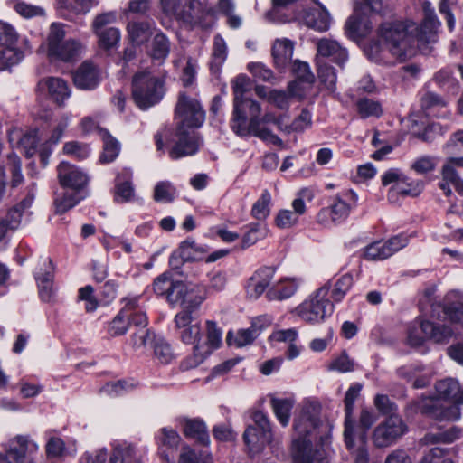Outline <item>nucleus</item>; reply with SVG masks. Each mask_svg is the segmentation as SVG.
I'll return each mask as SVG.
<instances>
[{"label": "nucleus", "instance_id": "obj_63", "mask_svg": "<svg viewBox=\"0 0 463 463\" xmlns=\"http://www.w3.org/2000/svg\"><path fill=\"white\" fill-rule=\"evenodd\" d=\"M117 21V13L115 11H109L106 13L99 14L95 16L91 28L93 33L100 32L102 30H106L107 25L112 24Z\"/></svg>", "mask_w": 463, "mask_h": 463}, {"label": "nucleus", "instance_id": "obj_12", "mask_svg": "<svg viewBox=\"0 0 463 463\" xmlns=\"http://www.w3.org/2000/svg\"><path fill=\"white\" fill-rule=\"evenodd\" d=\"M252 88L250 79L240 74L232 80V90L234 94L233 118L232 123V129L240 136H244L248 132L246 128L247 115L241 110V102L246 98L245 94Z\"/></svg>", "mask_w": 463, "mask_h": 463}, {"label": "nucleus", "instance_id": "obj_38", "mask_svg": "<svg viewBox=\"0 0 463 463\" xmlns=\"http://www.w3.org/2000/svg\"><path fill=\"white\" fill-rule=\"evenodd\" d=\"M227 57V47L224 40L220 36L214 37L212 60L210 61V71L214 75L218 76L221 71V67Z\"/></svg>", "mask_w": 463, "mask_h": 463}, {"label": "nucleus", "instance_id": "obj_30", "mask_svg": "<svg viewBox=\"0 0 463 463\" xmlns=\"http://www.w3.org/2000/svg\"><path fill=\"white\" fill-rule=\"evenodd\" d=\"M14 139H16V144L24 150L26 156L31 157L35 154L39 142L37 129H32L24 135H21L20 130L15 129L9 134L10 143L13 144Z\"/></svg>", "mask_w": 463, "mask_h": 463}, {"label": "nucleus", "instance_id": "obj_54", "mask_svg": "<svg viewBox=\"0 0 463 463\" xmlns=\"http://www.w3.org/2000/svg\"><path fill=\"white\" fill-rule=\"evenodd\" d=\"M267 235V229L259 223L250 225L249 231L242 238L243 247H250L256 243L258 241L265 238Z\"/></svg>", "mask_w": 463, "mask_h": 463}, {"label": "nucleus", "instance_id": "obj_15", "mask_svg": "<svg viewBox=\"0 0 463 463\" xmlns=\"http://www.w3.org/2000/svg\"><path fill=\"white\" fill-rule=\"evenodd\" d=\"M175 322L177 327H184L181 333L183 343L193 347L201 346L203 329L200 319L194 317L193 313H178Z\"/></svg>", "mask_w": 463, "mask_h": 463}, {"label": "nucleus", "instance_id": "obj_4", "mask_svg": "<svg viewBox=\"0 0 463 463\" xmlns=\"http://www.w3.org/2000/svg\"><path fill=\"white\" fill-rule=\"evenodd\" d=\"M175 113L180 118V124L176 129L177 141L169 152L172 159L192 156L199 150L198 129L203 119L200 101L184 93L179 96Z\"/></svg>", "mask_w": 463, "mask_h": 463}, {"label": "nucleus", "instance_id": "obj_21", "mask_svg": "<svg viewBox=\"0 0 463 463\" xmlns=\"http://www.w3.org/2000/svg\"><path fill=\"white\" fill-rule=\"evenodd\" d=\"M275 270L270 267H263L253 273L246 284V294L250 299L259 298L269 286Z\"/></svg>", "mask_w": 463, "mask_h": 463}, {"label": "nucleus", "instance_id": "obj_58", "mask_svg": "<svg viewBox=\"0 0 463 463\" xmlns=\"http://www.w3.org/2000/svg\"><path fill=\"white\" fill-rule=\"evenodd\" d=\"M328 369L339 373H349L354 371V362L346 354L343 352L338 357L332 360Z\"/></svg>", "mask_w": 463, "mask_h": 463}, {"label": "nucleus", "instance_id": "obj_50", "mask_svg": "<svg viewBox=\"0 0 463 463\" xmlns=\"http://www.w3.org/2000/svg\"><path fill=\"white\" fill-rule=\"evenodd\" d=\"M270 194L265 190L261 196L255 202L251 209V214L258 220H264L269 214Z\"/></svg>", "mask_w": 463, "mask_h": 463}, {"label": "nucleus", "instance_id": "obj_18", "mask_svg": "<svg viewBox=\"0 0 463 463\" xmlns=\"http://www.w3.org/2000/svg\"><path fill=\"white\" fill-rule=\"evenodd\" d=\"M362 390V384L358 383H353L347 390L344 403H345V430L344 439L347 449H351L354 447V422L352 420V414L354 411V404L356 399L360 395Z\"/></svg>", "mask_w": 463, "mask_h": 463}, {"label": "nucleus", "instance_id": "obj_19", "mask_svg": "<svg viewBox=\"0 0 463 463\" xmlns=\"http://www.w3.org/2000/svg\"><path fill=\"white\" fill-rule=\"evenodd\" d=\"M39 449V445L29 436L17 435L14 439L10 440V449L8 455L15 460L16 463H23L28 457L27 463H34L31 458Z\"/></svg>", "mask_w": 463, "mask_h": 463}, {"label": "nucleus", "instance_id": "obj_41", "mask_svg": "<svg viewBox=\"0 0 463 463\" xmlns=\"http://www.w3.org/2000/svg\"><path fill=\"white\" fill-rule=\"evenodd\" d=\"M270 404L278 420L283 427H286L290 420L294 401L288 398H272Z\"/></svg>", "mask_w": 463, "mask_h": 463}, {"label": "nucleus", "instance_id": "obj_42", "mask_svg": "<svg viewBox=\"0 0 463 463\" xmlns=\"http://www.w3.org/2000/svg\"><path fill=\"white\" fill-rule=\"evenodd\" d=\"M298 289V284L293 280H285L274 285L267 291L269 300H284L292 297Z\"/></svg>", "mask_w": 463, "mask_h": 463}, {"label": "nucleus", "instance_id": "obj_40", "mask_svg": "<svg viewBox=\"0 0 463 463\" xmlns=\"http://www.w3.org/2000/svg\"><path fill=\"white\" fill-rule=\"evenodd\" d=\"M296 88L297 82H290L288 88V93L283 90H272L269 91L268 101L280 109H287L289 107L290 98L300 95Z\"/></svg>", "mask_w": 463, "mask_h": 463}, {"label": "nucleus", "instance_id": "obj_1", "mask_svg": "<svg viewBox=\"0 0 463 463\" xmlns=\"http://www.w3.org/2000/svg\"><path fill=\"white\" fill-rule=\"evenodd\" d=\"M320 405L306 402L294 420L297 438L292 442L294 463H329L327 425L320 420Z\"/></svg>", "mask_w": 463, "mask_h": 463}, {"label": "nucleus", "instance_id": "obj_10", "mask_svg": "<svg viewBox=\"0 0 463 463\" xmlns=\"http://www.w3.org/2000/svg\"><path fill=\"white\" fill-rule=\"evenodd\" d=\"M252 420L255 425L245 430L243 439L249 449L257 453L272 441L273 434L270 421L262 411L254 412Z\"/></svg>", "mask_w": 463, "mask_h": 463}, {"label": "nucleus", "instance_id": "obj_5", "mask_svg": "<svg viewBox=\"0 0 463 463\" xmlns=\"http://www.w3.org/2000/svg\"><path fill=\"white\" fill-rule=\"evenodd\" d=\"M164 82L149 71H144L134 75L132 97L138 108L147 109L158 103L164 96Z\"/></svg>", "mask_w": 463, "mask_h": 463}, {"label": "nucleus", "instance_id": "obj_37", "mask_svg": "<svg viewBox=\"0 0 463 463\" xmlns=\"http://www.w3.org/2000/svg\"><path fill=\"white\" fill-rule=\"evenodd\" d=\"M439 26L440 22L438 20L435 13L424 15L418 33L419 40L426 43H434Z\"/></svg>", "mask_w": 463, "mask_h": 463}, {"label": "nucleus", "instance_id": "obj_29", "mask_svg": "<svg viewBox=\"0 0 463 463\" xmlns=\"http://www.w3.org/2000/svg\"><path fill=\"white\" fill-rule=\"evenodd\" d=\"M294 43L288 39H277L272 45V57L278 68H285L291 61Z\"/></svg>", "mask_w": 463, "mask_h": 463}, {"label": "nucleus", "instance_id": "obj_59", "mask_svg": "<svg viewBox=\"0 0 463 463\" xmlns=\"http://www.w3.org/2000/svg\"><path fill=\"white\" fill-rule=\"evenodd\" d=\"M364 257L372 260H381L389 258L388 248L380 241L368 245L364 250Z\"/></svg>", "mask_w": 463, "mask_h": 463}, {"label": "nucleus", "instance_id": "obj_52", "mask_svg": "<svg viewBox=\"0 0 463 463\" xmlns=\"http://www.w3.org/2000/svg\"><path fill=\"white\" fill-rule=\"evenodd\" d=\"M154 342V353L158 361L162 364L170 363L174 358L170 345L161 337L155 338Z\"/></svg>", "mask_w": 463, "mask_h": 463}, {"label": "nucleus", "instance_id": "obj_55", "mask_svg": "<svg viewBox=\"0 0 463 463\" xmlns=\"http://www.w3.org/2000/svg\"><path fill=\"white\" fill-rule=\"evenodd\" d=\"M442 180L450 183L455 190L463 195V180L458 176L451 164H444L441 170Z\"/></svg>", "mask_w": 463, "mask_h": 463}, {"label": "nucleus", "instance_id": "obj_3", "mask_svg": "<svg viewBox=\"0 0 463 463\" xmlns=\"http://www.w3.org/2000/svg\"><path fill=\"white\" fill-rule=\"evenodd\" d=\"M436 396L420 397L410 403L415 412L438 420L454 421L460 418L459 406L463 405V387L453 378L435 383Z\"/></svg>", "mask_w": 463, "mask_h": 463}, {"label": "nucleus", "instance_id": "obj_49", "mask_svg": "<svg viewBox=\"0 0 463 463\" xmlns=\"http://www.w3.org/2000/svg\"><path fill=\"white\" fill-rule=\"evenodd\" d=\"M293 72L297 78L294 81L297 82V87L302 83L310 86L315 80L314 74L310 71L309 65L307 62L295 61L293 64Z\"/></svg>", "mask_w": 463, "mask_h": 463}, {"label": "nucleus", "instance_id": "obj_27", "mask_svg": "<svg viewBox=\"0 0 463 463\" xmlns=\"http://www.w3.org/2000/svg\"><path fill=\"white\" fill-rule=\"evenodd\" d=\"M420 330L427 339L438 344L449 342L453 335L451 326L445 324H436L429 320L420 323Z\"/></svg>", "mask_w": 463, "mask_h": 463}, {"label": "nucleus", "instance_id": "obj_35", "mask_svg": "<svg viewBox=\"0 0 463 463\" xmlns=\"http://www.w3.org/2000/svg\"><path fill=\"white\" fill-rule=\"evenodd\" d=\"M83 198L84 196L81 194L70 189L62 193L56 192L54 198L55 212L61 214L74 207Z\"/></svg>", "mask_w": 463, "mask_h": 463}, {"label": "nucleus", "instance_id": "obj_25", "mask_svg": "<svg viewBox=\"0 0 463 463\" xmlns=\"http://www.w3.org/2000/svg\"><path fill=\"white\" fill-rule=\"evenodd\" d=\"M70 123V117L68 115H62L56 123L51 137L48 140L43 144L39 148V156L41 163L43 166H46L49 162V156L52 154V146H55L60 142L63 136L64 130L67 128Z\"/></svg>", "mask_w": 463, "mask_h": 463}, {"label": "nucleus", "instance_id": "obj_28", "mask_svg": "<svg viewBox=\"0 0 463 463\" xmlns=\"http://www.w3.org/2000/svg\"><path fill=\"white\" fill-rule=\"evenodd\" d=\"M43 265L46 267L44 271L36 272L35 279L37 281V285L39 288V295L42 300L45 302H49L52 300L53 296V288H52V260L48 258L44 259Z\"/></svg>", "mask_w": 463, "mask_h": 463}, {"label": "nucleus", "instance_id": "obj_13", "mask_svg": "<svg viewBox=\"0 0 463 463\" xmlns=\"http://www.w3.org/2000/svg\"><path fill=\"white\" fill-rule=\"evenodd\" d=\"M440 311L443 313V318L463 327V296L456 291L449 292L442 304L432 305L431 316L439 319Z\"/></svg>", "mask_w": 463, "mask_h": 463}, {"label": "nucleus", "instance_id": "obj_22", "mask_svg": "<svg viewBox=\"0 0 463 463\" xmlns=\"http://www.w3.org/2000/svg\"><path fill=\"white\" fill-rule=\"evenodd\" d=\"M318 8H312L305 11L304 24L317 32H326L331 24V15L327 9L318 0H313Z\"/></svg>", "mask_w": 463, "mask_h": 463}, {"label": "nucleus", "instance_id": "obj_43", "mask_svg": "<svg viewBox=\"0 0 463 463\" xmlns=\"http://www.w3.org/2000/svg\"><path fill=\"white\" fill-rule=\"evenodd\" d=\"M317 76L322 84L330 91H334L336 87V73L335 69L326 64L323 60L317 61Z\"/></svg>", "mask_w": 463, "mask_h": 463}, {"label": "nucleus", "instance_id": "obj_51", "mask_svg": "<svg viewBox=\"0 0 463 463\" xmlns=\"http://www.w3.org/2000/svg\"><path fill=\"white\" fill-rule=\"evenodd\" d=\"M353 276L346 273L341 276L334 285L331 297L334 301H341L353 285Z\"/></svg>", "mask_w": 463, "mask_h": 463}, {"label": "nucleus", "instance_id": "obj_24", "mask_svg": "<svg viewBox=\"0 0 463 463\" xmlns=\"http://www.w3.org/2000/svg\"><path fill=\"white\" fill-rule=\"evenodd\" d=\"M317 61L323 58H331L332 61L339 65H343L348 58L347 51L333 40L323 38L317 44Z\"/></svg>", "mask_w": 463, "mask_h": 463}, {"label": "nucleus", "instance_id": "obj_36", "mask_svg": "<svg viewBox=\"0 0 463 463\" xmlns=\"http://www.w3.org/2000/svg\"><path fill=\"white\" fill-rule=\"evenodd\" d=\"M94 34L98 37L99 47L106 52L117 49L119 45L121 33L117 27L110 26Z\"/></svg>", "mask_w": 463, "mask_h": 463}, {"label": "nucleus", "instance_id": "obj_32", "mask_svg": "<svg viewBox=\"0 0 463 463\" xmlns=\"http://www.w3.org/2000/svg\"><path fill=\"white\" fill-rule=\"evenodd\" d=\"M16 40L17 34L15 33V39L13 43H5L0 42V71L8 70L23 59V53L14 47Z\"/></svg>", "mask_w": 463, "mask_h": 463}, {"label": "nucleus", "instance_id": "obj_61", "mask_svg": "<svg viewBox=\"0 0 463 463\" xmlns=\"http://www.w3.org/2000/svg\"><path fill=\"white\" fill-rule=\"evenodd\" d=\"M359 113L363 118H368L372 116H380L382 113L381 106L378 102L369 99H361L357 102Z\"/></svg>", "mask_w": 463, "mask_h": 463}, {"label": "nucleus", "instance_id": "obj_56", "mask_svg": "<svg viewBox=\"0 0 463 463\" xmlns=\"http://www.w3.org/2000/svg\"><path fill=\"white\" fill-rule=\"evenodd\" d=\"M245 109H248L250 118L249 128H255L257 125L260 124V119L259 118L261 111L260 105L255 100L245 98L241 102V110L246 114Z\"/></svg>", "mask_w": 463, "mask_h": 463}, {"label": "nucleus", "instance_id": "obj_47", "mask_svg": "<svg viewBox=\"0 0 463 463\" xmlns=\"http://www.w3.org/2000/svg\"><path fill=\"white\" fill-rule=\"evenodd\" d=\"M170 51V43L163 33L155 35L152 42L151 56L153 59H165Z\"/></svg>", "mask_w": 463, "mask_h": 463}, {"label": "nucleus", "instance_id": "obj_31", "mask_svg": "<svg viewBox=\"0 0 463 463\" xmlns=\"http://www.w3.org/2000/svg\"><path fill=\"white\" fill-rule=\"evenodd\" d=\"M109 463H140L137 459L136 451L132 444L127 441H114Z\"/></svg>", "mask_w": 463, "mask_h": 463}, {"label": "nucleus", "instance_id": "obj_8", "mask_svg": "<svg viewBox=\"0 0 463 463\" xmlns=\"http://www.w3.org/2000/svg\"><path fill=\"white\" fill-rule=\"evenodd\" d=\"M184 281H174L171 289L166 295V299L172 306L183 305L184 311L183 313H194V310L199 307L202 298H192V293L199 291V277L191 275L186 277Z\"/></svg>", "mask_w": 463, "mask_h": 463}, {"label": "nucleus", "instance_id": "obj_39", "mask_svg": "<svg viewBox=\"0 0 463 463\" xmlns=\"http://www.w3.org/2000/svg\"><path fill=\"white\" fill-rule=\"evenodd\" d=\"M103 140V153L100 156L102 163H110L116 159L120 151V144L107 130L99 129Z\"/></svg>", "mask_w": 463, "mask_h": 463}, {"label": "nucleus", "instance_id": "obj_7", "mask_svg": "<svg viewBox=\"0 0 463 463\" xmlns=\"http://www.w3.org/2000/svg\"><path fill=\"white\" fill-rule=\"evenodd\" d=\"M64 25L52 23L47 38V54L51 60L71 61L80 54V43L71 39L64 41Z\"/></svg>", "mask_w": 463, "mask_h": 463}, {"label": "nucleus", "instance_id": "obj_23", "mask_svg": "<svg viewBox=\"0 0 463 463\" xmlns=\"http://www.w3.org/2000/svg\"><path fill=\"white\" fill-rule=\"evenodd\" d=\"M124 306L118 314L113 318L108 326V333L111 336H118L127 333L128 328L129 311L137 307L136 298H126L123 299Z\"/></svg>", "mask_w": 463, "mask_h": 463}, {"label": "nucleus", "instance_id": "obj_11", "mask_svg": "<svg viewBox=\"0 0 463 463\" xmlns=\"http://www.w3.org/2000/svg\"><path fill=\"white\" fill-rule=\"evenodd\" d=\"M407 430V425L399 415H391L373 430L372 436L373 445L380 449L390 447Z\"/></svg>", "mask_w": 463, "mask_h": 463}, {"label": "nucleus", "instance_id": "obj_62", "mask_svg": "<svg viewBox=\"0 0 463 463\" xmlns=\"http://www.w3.org/2000/svg\"><path fill=\"white\" fill-rule=\"evenodd\" d=\"M422 187V184L419 182L406 183L404 180H402L392 187L391 191L402 195L417 196L421 193Z\"/></svg>", "mask_w": 463, "mask_h": 463}, {"label": "nucleus", "instance_id": "obj_9", "mask_svg": "<svg viewBox=\"0 0 463 463\" xmlns=\"http://www.w3.org/2000/svg\"><path fill=\"white\" fill-rule=\"evenodd\" d=\"M180 258L183 262L181 274L189 279L191 275L199 277L201 274V260H203V247L194 239L188 238L183 241L178 250L170 258V265L176 267L175 262Z\"/></svg>", "mask_w": 463, "mask_h": 463}, {"label": "nucleus", "instance_id": "obj_60", "mask_svg": "<svg viewBox=\"0 0 463 463\" xmlns=\"http://www.w3.org/2000/svg\"><path fill=\"white\" fill-rule=\"evenodd\" d=\"M96 4L95 0H61L64 8L78 14L88 13Z\"/></svg>", "mask_w": 463, "mask_h": 463}, {"label": "nucleus", "instance_id": "obj_2", "mask_svg": "<svg viewBox=\"0 0 463 463\" xmlns=\"http://www.w3.org/2000/svg\"><path fill=\"white\" fill-rule=\"evenodd\" d=\"M414 24L402 21L385 22L378 29L380 42H372L365 48L366 55L373 61L393 65L397 61H404L411 54L414 43L412 30Z\"/></svg>", "mask_w": 463, "mask_h": 463}, {"label": "nucleus", "instance_id": "obj_48", "mask_svg": "<svg viewBox=\"0 0 463 463\" xmlns=\"http://www.w3.org/2000/svg\"><path fill=\"white\" fill-rule=\"evenodd\" d=\"M183 432L186 438L201 442L203 440V421L199 419H184Z\"/></svg>", "mask_w": 463, "mask_h": 463}, {"label": "nucleus", "instance_id": "obj_33", "mask_svg": "<svg viewBox=\"0 0 463 463\" xmlns=\"http://www.w3.org/2000/svg\"><path fill=\"white\" fill-rule=\"evenodd\" d=\"M463 434V430L458 426H453L450 429L439 433H427L420 439V444L432 445L438 443H452L458 439Z\"/></svg>", "mask_w": 463, "mask_h": 463}, {"label": "nucleus", "instance_id": "obj_26", "mask_svg": "<svg viewBox=\"0 0 463 463\" xmlns=\"http://www.w3.org/2000/svg\"><path fill=\"white\" fill-rule=\"evenodd\" d=\"M155 30L153 21H130L127 25L129 40L136 45L146 43Z\"/></svg>", "mask_w": 463, "mask_h": 463}, {"label": "nucleus", "instance_id": "obj_20", "mask_svg": "<svg viewBox=\"0 0 463 463\" xmlns=\"http://www.w3.org/2000/svg\"><path fill=\"white\" fill-rule=\"evenodd\" d=\"M40 91L47 90L50 99L58 106H62L71 96V90L67 82L61 78L49 77L38 82Z\"/></svg>", "mask_w": 463, "mask_h": 463}, {"label": "nucleus", "instance_id": "obj_46", "mask_svg": "<svg viewBox=\"0 0 463 463\" xmlns=\"http://www.w3.org/2000/svg\"><path fill=\"white\" fill-rule=\"evenodd\" d=\"M206 326H207L206 345H207L208 350H207V352H204V355L211 354L214 350L218 349L222 345V329L217 327L215 322L209 320L206 322Z\"/></svg>", "mask_w": 463, "mask_h": 463}, {"label": "nucleus", "instance_id": "obj_17", "mask_svg": "<svg viewBox=\"0 0 463 463\" xmlns=\"http://www.w3.org/2000/svg\"><path fill=\"white\" fill-rule=\"evenodd\" d=\"M100 80L101 71L99 68L90 61L82 62L73 73V82L80 90H94Z\"/></svg>", "mask_w": 463, "mask_h": 463}, {"label": "nucleus", "instance_id": "obj_6", "mask_svg": "<svg viewBox=\"0 0 463 463\" xmlns=\"http://www.w3.org/2000/svg\"><path fill=\"white\" fill-rule=\"evenodd\" d=\"M329 289V284H325L309 298L298 306L293 312L306 323L317 324L323 322L334 311V304L327 298Z\"/></svg>", "mask_w": 463, "mask_h": 463}, {"label": "nucleus", "instance_id": "obj_53", "mask_svg": "<svg viewBox=\"0 0 463 463\" xmlns=\"http://www.w3.org/2000/svg\"><path fill=\"white\" fill-rule=\"evenodd\" d=\"M176 190L169 182L158 183L154 190V199L156 202L169 203L175 197Z\"/></svg>", "mask_w": 463, "mask_h": 463}, {"label": "nucleus", "instance_id": "obj_14", "mask_svg": "<svg viewBox=\"0 0 463 463\" xmlns=\"http://www.w3.org/2000/svg\"><path fill=\"white\" fill-rule=\"evenodd\" d=\"M271 324V319L268 316H260L255 317L251 326L246 329H240L234 335L232 331H229L226 336V342L229 345L236 347H243L250 345L262 332Z\"/></svg>", "mask_w": 463, "mask_h": 463}, {"label": "nucleus", "instance_id": "obj_16", "mask_svg": "<svg viewBox=\"0 0 463 463\" xmlns=\"http://www.w3.org/2000/svg\"><path fill=\"white\" fill-rule=\"evenodd\" d=\"M57 171L59 182L63 188L81 194L80 191L89 181L88 175L82 170L67 162H61Z\"/></svg>", "mask_w": 463, "mask_h": 463}, {"label": "nucleus", "instance_id": "obj_64", "mask_svg": "<svg viewBox=\"0 0 463 463\" xmlns=\"http://www.w3.org/2000/svg\"><path fill=\"white\" fill-rule=\"evenodd\" d=\"M445 449L435 447L421 458L419 463H454L449 458H445Z\"/></svg>", "mask_w": 463, "mask_h": 463}, {"label": "nucleus", "instance_id": "obj_44", "mask_svg": "<svg viewBox=\"0 0 463 463\" xmlns=\"http://www.w3.org/2000/svg\"><path fill=\"white\" fill-rule=\"evenodd\" d=\"M328 208L332 214V222L334 224H337L344 222L348 217L351 205L346 203L340 195H336L334 199L333 204Z\"/></svg>", "mask_w": 463, "mask_h": 463}, {"label": "nucleus", "instance_id": "obj_45", "mask_svg": "<svg viewBox=\"0 0 463 463\" xmlns=\"http://www.w3.org/2000/svg\"><path fill=\"white\" fill-rule=\"evenodd\" d=\"M180 4L181 0H160L162 11L165 14L175 16L181 21H192V13L181 11Z\"/></svg>", "mask_w": 463, "mask_h": 463}, {"label": "nucleus", "instance_id": "obj_57", "mask_svg": "<svg viewBox=\"0 0 463 463\" xmlns=\"http://www.w3.org/2000/svg\"><path fill=\"white\" fill-rule=\"evenodd\" d=\"M438 163L439 159L435 156H421L412 163L411 169L418 174H427L433 171Z\"/></svg>", "mask_w": 463, "mask_h": 463}, {"label": "nucleus", "instance_id": "obj_34", "mask_svg": "<svg viewBox=\"0 0 463 463\" xmlns=\"http://www.w3.org/2000/svg\"><path fill=\"white\" fill-rule=\"evenodd\" d=\"M345 33L352 39L363 38L370 33L372 24L365 18L353 15L345 23Z\"/></svg>", "mask_w": 463, "mask_h": 463}]
</instances>
